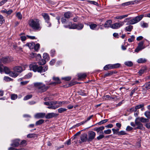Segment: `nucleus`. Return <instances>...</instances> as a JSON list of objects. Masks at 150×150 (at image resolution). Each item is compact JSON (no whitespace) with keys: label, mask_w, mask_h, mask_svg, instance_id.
Segmentation results:
<instances>
[{"label":"nucleus","mask_w":150,"mask_h":150,"mask_svg":"<svg viewBox=\"0 0 150 150\" xmlns=\"http://www.w3.org/2000/svg\"><path fill=\"white\" fill-rule=\"evenodd\" d=\"M28 24L30 27L34 30H40L42 28L40 21L37 18L30 19L29 21Z\"/></svg>","instance_id":"1"},{"label":"nucleus","mask_w":150,"mask_h":150,"mask_svg":"<svg viewBox=\"0 0 150 150\" xmlns=\"http://www.w3.org/2000/svg\"><path fill=\"white\" fill-rule=\"evenodd\" d=\"M35 89L38 92L42 93L46 91L49 88L48 86L42 82H36L34 84Z\"/></svg>","instance_id":"2"},{"label":"nucleus","mask_w":150,"mask_h":150,"mask_svg":"<svg viewBox=\"0 0 150 150\" xmlns=\"http://www.w3.org/2000/svg\"><path fill=\"white\" fill-rule=\"evenodd\" d=\"M67 25H64V27L66 28H68L69 29H77L78 30H81L83 27V24L79 23L78 24H72L71 22H69L68 23Z\"/></svg>","instance_id":"3"},{"label":"nucleus","mask_w":150,"mask_h":150,"mask_svg":"<svg viewBox=\"0 0 150 150\" xmlns=\"http://www.w3.org/2000/svg\"><path fill=\"white\" fill-rule=\"evenodd\" d=\"M143 16V15H141L130 19L129 21V24L131 25H133L138 22L142 20Z\"/></svg>","instance_id":"4"},{"label":"nucleus","mask_w":150,"mask_h":150,"mask_svg":"<svg viewBox=\"0 0 150 150\" xmlns=\"http://www.w3.org/2000/svg\"><path fill=\"white\" fill-rule=\"evenodd\" d=\"M29 68L31 70H33L35 72H40V70L41 69V67L38 66L36 62H33L30 64Z\"/></svg>","instance_id":"5"},{"label":"nucleus","mask_w":150,"mask_h":150,"mask_svg":"<svg viewBox=\"0 0 150 150\" xmlns=\"http://www.w3.org/2000/svg\"><path fill=\"white\" fill-rule=\"evenodd\" d=\"M3 71L6 73L8 74L10 76L14 78L17 76L18 74L17 73L13 71H11L7 67L4 66Z\"/></svg>","instance_id":"6"},{"label":"nucleus","mask_w":150,"mask_h":150,"mask_svg":"<svg viewBox=\"0 0 150 150\" xmlns=\"http://www.w3.org/2000/svg\"><path fill=\"white\" fill-rule=\"evenodd\" d=\"M125 22V21H120L113 23L110 25V27L113 29H118L122 26L124 24Z\"/></svg>","instance_id":"7"},{"label":"nucleus","mask_w":150,"mask_h":150,"mask_svg":"<svg viewBox=\"0 0 150 150\" xmlns=\"http://www.w3.org/2000/svg\"><path fill=\"white\" fill-rule=\"evenodd\" d=\"M144 41H142L140 42L138 45V46L135 50V52H138L139 51L144 49L145 47L144 45Z\"/></svg>","instance_id":"8"},{"label":"nucleus","mask_w":150,"mask_h":150,"mask_svg":"<svg viewBox=\"0 0 150 150\" xmlns=\"http://www.w3.org/2000/svg\"><path fill=\"white\" fill-rule=\"evenodd\" d=\"M13 60V58L12 57H3L1 60V61L3 63L5 64L11 62Z\"/></svg>","instance_id":"9"},{"label":"nucleus","mask_w":150,"mask_h":150,"mask_svg":"<svg viewBox=\"0 0 150 150\" xmlns=\"http://www.w3.org/2000/svg\"><path fill=\"white\" fill-rule=\"evenodd\" d=\"M96 136V133L93 131H91L88 132V141H91Z\"/></svg>","instance_id":"10"},{"label":"nucleus","mask_w":150,"mask_h":150,"mask_svg":"<svg viewBox=\"0 0 150 150\" xmlns=\"http://www.w3.org/2000/svg\"><path fill=\"white\" fill-rule=\"evenodd\" d=\"M136 126H137V127L135 128V129H142L143 127V125L141 122L139 121L137 118L135 120Z\"/></svg>","instance_id":"11"},{"label":"nucleus","mask_w":150,"mask_h":150,"mask_svg":"<svg viewBox=\"0 0 150 150\" xmlns=\"http://www.w3.org/2000/svg\"><path fill=\"white\" fill-rule=\"evenodd\" d=\"M80 139L81 141L83 142H86L87 141H88V135L86 133L82 134L81 136Z\"/></svg>","instance_id":"12"},{"label":"nucleus","mask_w":150,"mask_h":150,"mask_svg":"<svg viewBox=\"0 0 150 150\" xmlns=\"http://www.w3.org/2000/svg\"><path fill=\"white\" fill-rule=\"evenodd\" d=\"M13 70L14 71L13 72L18 74V73H21L23 71V69L20 66H17L14 68Z\"/></svg>","instance_id":"13"},{"label":"nucleus","mask_w":150,"mask_h":150,"mask_svg":"<svg viewBox=\"0 0 150 150\" xmlns=\"http://www.w3.org/2000/svg\"><path fill=\"white\" fill-rule=\"evenodd\" d=\"M53 79L55 81V82L51 83H50V85H56V84H59L61 83V82L58 77H53Z\"/></svg>","instance_id":"14"},{"label":"nucleus","mask_w":150,"mask_h":150,"mask_svg":"<svg viewBox=\"0 0 150 150\" xmlns=\"http://www.w3.org/2000/svg\"><path fill=\"white\" fill-rule=\"evenodd\" d=\"M45 116V114L43 113H38L35 115V117L37 118H43Z\"/></svg>","instance_id":"15"},{"label":"nucleus","mask_w":150,"mask_h":150,"mask_svg":"<svg viewBox=\"0 0 150 150\" xmlns=\"http://www.w3.org/2000/svg\"><path fill=\"white\" fill-rule=\"evenodd\" d=\"M41 15L43 17L45 22L47 21H50V16L47 13H42Z\"/></svg>","instance_id":"16"},{"label":"nucleus","mask_w":150,"mask_h":150,"mask_svg":"<svg viewBox=\"0 0 150 150\" xmlns=\"http://www.w3.org/2000/svg\"><path fill=\"white\" fill-rule=\"evenodd\" d=\"M19 144V140L18 139H16L13 141V143L11 144V146L15 147H16L18 146Z\"/></svg>","instance_id":"17"},{"label":"nucleus","mask_w":150,"mask_h":150,"mask_svg":"<svg viewBox=\"0 0 150 150\" xmlns=\"http://www.w3.org/2000/svg\"><path fill=\"white\" fill-rule=\"evenodd\" d=\"M72 14L71 12L68 11L65 13L64 14V16L67 19H69L72 16Z\"/></svg>","instance_id":"18"},{"label":"nucleus","mask_w":150,"mask_h":150,"mask_svg":"<svg viewBox=\"0 0 150 150\" xmlns=\"http://www.w3.org/2000/svg\"><path fill=\"white\" fill-rule=\"evenodd\" d=\"M40 67L41 68L40 72H39L40 73L46 71L48 69V67L47 65H45L43 67L40 66Z\"/></svg>","instance_id":"19"},{"label":"nucleus","mask_w":150,"mask_h":150,"mask_svg":"<svg viewBox=\"0 0 150 150\" xmlns=\"http://www.w3.org/2000/svg\"><path fill=\"white\" fill-rule=\"evenodd\" d=\"M137 118L142 122H148L149 120L148 119L144 118L143 117H138Z\"/></svg>","instance_id":"20"},{"label":"nucleus","mask_w":150,"mask_h":150,"mask_svg":"<svg viewBox=\"0 0 150 150\" xmlns=\"http://www.w3.org/2000/svg\"><path fill=\"white\" fill-rule=\"evenodd\" d=\"M112 21L111 20H109L107 21L104 25V27L105 28H109L110 27V25H111Z\"/></svg>","instance_id":"21"},{"label":"nucleus","mask_w":150,"mask_h":150,"mask_svg":"<svg viewBox=\"0 0 150 150\" xmlns=\"http://www.w3.org/2000/svg\"><path fill=\"white\" fill-rule=\"evenodd\" d=\"M32 57H36L37 60H40L41 58V56L40 54H37L34 53H32L31 54Z\"/></svg>","instance_id":"22"},{"label":"nucleus","mask_w":150,"mask_h":150,"mask_svg":"<svg viewBox=\"0 0 150 150\" xmlns=\"http://www.w3.org/2000/svg\"><path fill=\"white\" fill-rule=\"evenodd\" d=\"M78 77L79 79H81L85 78L87 76L86 73H80L78 74Z\"/></svg>","instance_id":"23"},{"label":"nucleus","mask_w":150,"mask_h":150,"mask_svg":"<svg viewBox=\"0 0 150 150\" xmlns=\"http://www.w3.org/2000/svg\"><path fill=\"white\" fill-rule=\"evenodd\" d=\"M147 60L145 58H140L137 60V62L138 63H144L146 62Z\"/></svg>","instance_id":"24"},{"label":"nucleus","mask_w":150,"mask_h":150,"mask_svg":"<svg viewBox=\"0 0 150 150\" xmlns=\"http://www.w3.org/2000/svg\"><path fill=\"white\" fill-rule=\"evenodd\" d=\"M55 116V114L54 113H48L45 116V117L47 119H49L54 117Z\"/></svg>","instance_id":"25"},{"label":"nucleus","mask_w":150,"mask_h":150,"mask_svg":"<svg viewBox=\"0 0 150 150\" xmlns=\"http://www.w3.org/2000/svg\"><path fill=\"white\" fill-rule=\"evenodd\" d=\"M144 103H142L141 104H139V105H137L135 107V108L137 110V109L141 108V110L142 111H143L144 109Z\"/></svg>","instance_id":"26"},{"label":"nucleus","mask_w":150,"mask_h":150,"mask_svg":"<svg viewBox=\"0 0 150 150\" xmlns=\"http://www.w3.org/2000/svg\"><path fill=\"white\" fill-rule=\"evenodd\" d=\"M133 29V26L131 25H129L125 28V30L126 31L130 32Z\"/></svg>","instance_id":"27"},{"label":"nucleus","mask_w":150,"mask_h":150,"mask_svg":"<svg viewBox=\"0 0 150 150\" xmlns=\"http://www.w3.org/2000/svg\"><path fill=\"white\" fill-rule=\"evenodd\" d=\"M115 73L116 72L115 71H110L108 72L107 73L105 74L104 75V77H105L107 76H111L113 74Z\"/></svg>","instance_id":"28"},{"label":"nucleus","mask_w":150,"mask_h":150,"mask_svg":"<svg viewBox=\"0 0 150 150\" xmlns=\"http://www.w3.org/2000/svg\"><path fill=\"white\" fill-rule=\"evenodd\" d=\"M103 68L104 70H107L108 69H112V64H109L106 65L104 66Z\"/></svg>","instance_id":"29"},{"label":"nucleus","mask_w":150,"mask_h":150,"mask_svg":"<svg viewBox=\"0 0 150 150\" xmlns=\"http://www.w3.org/2000/svg\"><path fill=\"white\" fill-rule=\"evenodd\" d=\"M61 106H59V105H49L47 107V108L49 109H55L57 108H58L60 107Z\"/></svg>","instance_id":"30"},{"label":"nucleus","mask_w":150,"mask_h":150,"mask_svg":"<svg viewBox=\"0 0 150 150\" xmlns=\"http://www.w3.org/2000/svg\"><path fill=\"white\" fill-rule=\"evenodd\" d=\"M90 28L93 30H96V28L97 27V25L94 23H91L89 25Z\"/></svg>","instance_id":"31"},{"label":"nucleus","mask_w":150,"mask_h":150,"mask_svg":"<svg viewBox=\"0 0 150 150\" xmlns=\"http://www.w3.org/2000/svg\"><path fill=\"white\" fill-rule=\"evenodd\" d=\"M34 45V43H27L25 45V46H28L30 49H32L33 48Z\"/></svg>","instance_id":"32"},{"label":"nucleus","mask_w":150,"mask_h":150,"mask_svg":"<svg viewBox=\"0 0 150 150\" xmlns=\"http://www.w3.org/2000/svg\"><path fill=\"white\" fill-rule=\"evenodd\" d=\"M105 128L104 126H101L98 128H96L94 129V130L97 132H99L100 131H102Z\"/></svg>","instance_id":"33"},{"label":"nucleus","mask_w":150,"mask_h":150,"mask_svg":"<svg viewBox=\"0 0 150 150\" xmlns=\"http://www.w3.org/2000/svg\"><path fill=\"white\" fill-rule=\"evenodd\" d=\"M133 1H129L122 4V6H126L130 4H134Z\"/></svg>","instance_id":"34"},{"label":"nucleus","mask_w":150,"mask_h":150,"mask_svg":"<svg viewBox=\"0 0 150 150\" xmlns=\"http://www.w3.org/2000/svg\"><path fill=\"white\" fill-rule=\"evenodd\" d=\"M125 64L128 66V67H131L133 65V63L131 61H127L125 62Z\"/></svg>","instance_id":"35"},{"label":"nucleus","mask_w":150,"mask_h":150,"mask_svg":"<svg viewBox=\"0 0 150 150\" xmlns=\"http://www.w3.org/2000/svg\"><path fill=\"white\" fill-rule=\"evenodd\" d=\"M44 122V120L43 119L40 120L36 122L35 125H41L43 124Z\"/></svg>","instance_id":"36"},{"label":"nucleus","mask_w":150,"mask_h":150,"mask_svg":"<svg viewBox=\"0 0 150 150\" xmlns=\"http://www.w3.org/2000/svg\"><path fill=\"white\" fill-rule=\"evenodd\" d=\"M13 12V10L12 9H10L8 11H7L6 9H5L3 11V12L4 13H6L8 15H10Z\"/></svg>","instance_id":"37"},{"label":"nucleus","mask_w":150,"mask_h":150,"mask_svg":"<svg viewBox=\"0 0 150 150\" xmlns=\"http://www.w3.org/2000/svg\"><path fill=\"white\" fill-rule=\"evenodd\" d=\"M128 15H125L120 16H117L115 17V18L118 19H121L128 16Z\"/></svg>","instance_id":"38"},{"label":"nucleus","mask_w":150,"mask_h":150,"mask_svg":"<svg viewBox=\"0 0 150 150\" xmlns=\"http://www.w3.org/2000/svg\"><path fill=\"white\" fill-rule=\"evenodd\" d=\"M46 63V60L45 59H42L38 62V64L40 65H43Z\"/></svg>","instance_id":"39"},{"label":"nucleus","mask_w":150,"mask_h":150,"mask_svg":"<svg viewBox=\"0 0 150 150\" xmlns=\"http://www.w3.org/2000/svg\"><path fill=\"white\" fill-rule=\"evenodd\" d=\"M40 45L39 43L36 44L34 45V48L35 51H37L40 48Z\"/></svg>","instance_id":"40"},{"label":"nucleus","mask_w":150,"mask_h":150,"mask_svg":"<svg viewBox=\"0 0 150 150\" xmlns=\"http://www.w3.org/2000/svg\"><path fill=\"white\" fill-rule=\"evenodd\" d=\"M112 69L119 68L120 66V64L119 63H116L112 64Z\"/></svg>","instance_id":"41"},{"label":"nucleus","mask_w":150,"mask_h":150,"mask_svg":"<svg viewBox=\"0 0 150 150\" xmlns=\"http://www.w3.org/2000/svg\"><path fill=\"white\" fill-rule=\"evenodd\" d=\"M127 134V133H126V132L123 130H122L119 132V133L118 134V135L119 136H122V135H126Z\"/></svg>","instance_id":"42"},{"label":"nucleus","mask_w":150,"mask_h":150,"mask_svg":"<svg viewBox=\"0 0 150 150\" xmlns=\"http://www.w3.org/2000/svg\"><path fill=\"white\" fill-rule=\"evenodd\" d=\"M144 115L146 117L149 119H150V112L149 111H146L144 113Z\"/></svg>","instance_id":"43"},{"label":"nucleus","mask_w":150,"mask_h":150,"mask_svg":"<svg viewBox=\"0 0 150 150\" xmlns=\"http://www.w3.org/2000/svg\"><path fill=\"white\" fill-rule=\"evenodd\" d=\"M16 16L19 19L21 20L22 18V16L21 13L18 12L16 13Z\"/></svg>","instance_id":"44"},{"label":"nucleus","mask_w":150,"mask_h":150,"mask_svg":"<svg viewBox=\"0 0 150 150\" xmlns=\"http://www.w3.org/2000/svg\"><path fill=\"white\" fill-rule=\"evenodd\" d=\"M5 22V20L4 17L1 15H0V24H2Z\"/></svg>","instance_id":"45"},{"label":"nucleus","mask_w":150,"mask_h":150,"mask_svg":"<svg viewBox=\"0 0 150 150\" xmlns=\"http://www.w3.org/2000/svg\"><path fill=\"white\" fill-rule=\"evenodd\" d=\"M67 109L63 108H60L58 109V112L61 113L63 112H65L67 110Z\"/></svg>","instance_id":"46"},{"label":"nucleus","mask_w":150,"mask_h":150,"mask_svg":"<svg viewBox=\"0 0 150 150\" xmlns=\"http://www.w3.org/2000/svg\"><path fill=\"white\" fill-rule=\"evenodd\" d=\"M17 98V95L15 94H12L11 95V99L14 100L16 99Z\"/></svg>","instance_id":"47"},{"label":"nucleus","mask_w":150,"mask_h":150,"mask_svg":"<svg viewBox=\"0 0 150 150\" xmlns=\"http://www.w3.org/2000/svg\"><path fill=\"white\" fill-rule=\"evenodd\" d=\"M108 119H105V120H103L100 121L98 123V124L99 125H101V124H103L107 122L108 121Z\"/></svg>","instance_id":"48"},{"label":"nucleus","mask_w":150,"mask_h":150,"mask_svg":"<svg viewBox=\"0 0 150 150\" xmlns=\"http://www.w3.org/2000/svg\"><path fill=\"white\" fill-rule=\"evenodd\" d=\"M135 39V37L134 35H133L131 36V38H129L128 39V41L129 42H131L134 41Z\"/></svg>","instance_id":"49"},{"label":"nucleus","mask_w":150,"mask_h":150,"mask_svg":"<svg viewBox=\"0 0 150 150\" xmlns=\"http://www.w3.org/2000/svg\"><path fill=\"white\" fill-rule=\"evenodd\" d=\"M32 96L31 95H27L24 97L23 100H28L31 98L32 97Z\"/></svg>","instance_id":"50"},{"label":"nucleus","mask_w":150,"mask_h":150,"mask_svg":"<svg viewBox=\"0 0 150 150\" xmlns=\"http://www.w3.org/2000/svg\"><path fill=\"white\" fill-rule=\"evenodd\" d=\"M36 136V135L34 134H29L27 136V137L28 138L35 137Z\"/></svg>","instance_id":"51"},{"label":"nucleus","mask_w":150,"mask_h":150,"mask_svg":"<svg viewBox=\"0 0 150 150\" xmlns=\"http://www.w3.org/2000/svg\"><path fill=\"white\" fill-rule=\"evenodd\" d=\"M144 86L145 87V88L147 89H150V82H148L147 83H146L145 85Z\"/></svg>","instance_id":"52"},{"label":"nucleus","mask_w":150,"mask_h":150,"mask_svg":"<svg viewBox=\"0 0 150 150\" xmlns=\"http://www.w3.org/2000/svg\"><path fill=\"white\" fill-rule=\"evenodd\" d=\"M88 2L90 4H94L96 6H98V4L97 2L94 1H88Z\"/></svg>","instance_id":"53"},{"label":"nucleus","mask_w":150,"mask_h":150,"mask_svg":"<svg viewBox=\"0 0 150 150\" xmlns=\"http://www.w3.org/2000/svg\"><path fill=\"white\" fill-rule=\"evenodd\" d=\"M104 133L106 134H109L111 133V130L110 129H108L104 131Z\"/></svg>","instance_id":"54"},{"label":"nucleus","mask_w":150,"mask_h":150,"mask_svg":"<svg viewBox=\"0 0 150 150\" xmlns=\"http://www.w3.org/2000/svg\"><path fill=\"white\" fill-rule=\"evenodd\" d=\"M111 98V97H110L109 95H107L104 97L103 99L105 100H110Z\"/></svg>","instance_id":"55"},{"label":"nucleus","mask_w":150,"mask_h":150,"mask_svg":"<svg viewBox=\"0 0 150 150\" xmlns=\"http://www.w3.org/2000/svg\"><path fill=\"white\" fill-rule=\"evenodd\" d=\"M43 58H44V59H48L49 58L48 55L46 53H44L43 55Z\"/></svg>","instance_id":"56"},{"label":"nucleus","mask_w":150,"mask_h":150,"mask_svg":"<svg viewBox=\"0 0 150 150\" xmlns=\"http://www.w3.org/2000/svg\"><path fill=\"white\" fill-rule=\"evenodd\" d=\"M4 80L7 81H10L12 80V79L10 77L7 76H5L4 77Z\"/></svg>","instance_id":"57"},{"label":"nucleus","mask_w":150,"mask_h":150,"mask_svg":"<svg viewBox=\"0 0 150 150\" xmlns=\"http://www.w3.org/2000/svg\"><path fill=\"white\" fill-rule=\"evenodd\" d=\"M61 21L63 24H65L67 23V20L64 17H62L61 18Z\"/></svg>","instance_id":"58"},{"label":"nucleus","mask_w":150,"mask_h":150,"mask_svg":"<svg viewBox=\"0 0 150 150\" xmlns=\"http://www.w3.org/2000/svg\"><path fill=\"white\" fill-rule=\"evenodd\" d=\"M71 77L69 76L63 77L62 78V79L66 81H69L71 80Z\"/></svg>","instance_id":"59"},{"label":"nucleus","mask_w":150,"mask_h":150,"mask_svg":"<svg viewBox=\"0 0 150 150\" xmlns=\"http://www.w3.org/2000/svg\"><path fill=\"white\" fill-rule=\"evenodd\" d=\"M141 26L142 27L145 28L147 27L148 26V25L147 23H141Z\"/></svg>","instance_id":"60"},{"label":"nucleus","mask_w":150,"mask_h":150,"mask_svg":"<svg viewBox=\"0 0 150 150\" xmlns=\"http://www.w3.org/2000/svg\"><path fill=\"white\" fill-rule=\"evenodd\" d=\"M26 141L25 140H23L21 142V144L23 146H25L27 144Z\"/></svg>","instance_id":"61"},{"label":"nucleus","mask_w":150,"mask_h":150,"mask_svg":"<svg viewBox=\"0 0 150 150\" xmlns=\"http://www.w3.org/2000/svg\"><path fill=\"white\" fill-rule=\"evenodd\" d=\"M104 137V136L103 134H100L97 137V139L98 140H99Z\"/></svg>","instance_id":"62"},{"label":"nucleus","mask_w":150,"mask_h":150,"mask_svg":"<svg viewBox=\"0 0 150 150\" xmlns=\"http://www.w3.org/2000/svg\"><path fill=\"white\" fill-rule=\"evenodd\" d=\"M112 131L113 132V133L114 134H116L118 135L119 132H117L116 130L114 128H113L112 129Z\"/></svg>","instance_id":"63"},{"label":"nucleus","mask_w":150,"mask_h":150,"mask_svg":"<svg viewBox=\"0 0 150 150\" xmlns=\"http://www.w3.org/2000/svg\"><path fill=\"white\" fill-rule=\"evenodd\" d=\"M113 35L114 37L115 38H119V35L117 33H114L113 34Z\"/></svg>","instance_id":"64"}]
</instances>
